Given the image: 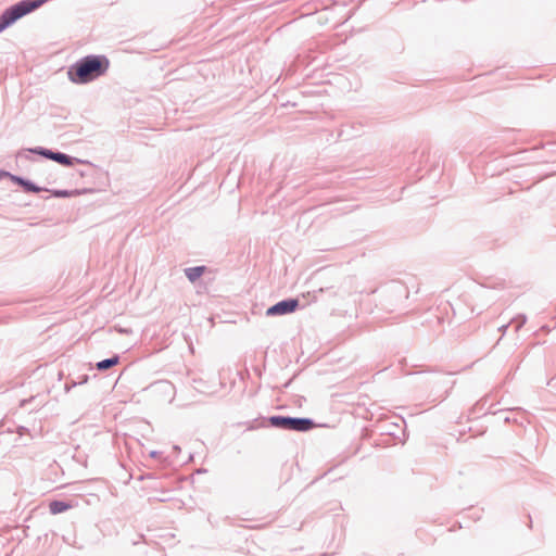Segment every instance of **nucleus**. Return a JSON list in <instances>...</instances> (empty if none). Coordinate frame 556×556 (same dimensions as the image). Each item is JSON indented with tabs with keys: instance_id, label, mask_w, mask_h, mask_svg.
<instances>
[{
	"instance_id": "2",
	"label": "nucleus",
	"mask_w": 556,
	"mask_h": 556,
	"mask_svg": "<svg viewBox=\"0 0 556 556\" xmlns=\"http://www.w3.org/2000/svg\"><path fill=\"white\" fill-rule=\"evenodd\" d=\"M380 305L387 312H394L404 307L409 295L407 286L400 280H392L380 289Z\"/></svg>"
},
{
	"instance_id": "11",
	"label": "nucleus",
	"mask_w": 556,
	"mask_h": 556,
	"mask_svg": "<svg viewBox=\"0 0 556 556\" xmlns=\"http://www.w3.org/2000/svg\"><path fill=\"white\" fill-rule=\"evenodd\" d=\"M121 361V356L118 354H113L111 357L104 358L96 363V368L99 371H105L115 365H117Z\"/></svg>"
},
{
	"instance_id": "18",
	"label": "nucleus",
	"mask_w": 556,
	"mask_h": 556,
	"mask_svg": "<svg viewBox=\"0 0 556 556\" xmlns=\"http://www.w3.org/2000/svg\"><path fill=\"white\" fill-rule=\"evenodd\" d=\"M510 325H511L510 323L505 324V325H502V326L498 328V330H500V331H502V333L504 334V333L507 331V329H508V327H509Z\"/></svg>"
},
{
	"instance_id": "22",
	"label": "nucleus",
	"mask_w": 556,
	"mask_h": 556,
	"mask_svg": "<svg viewBox=\"0 0 556 556\" xmlns=\"http://www.w3.org/2000/svg\"><path fill=\"white\" fill-rule=\"evenodd\" d=\"M62 377H63V372H62V371H60V372H59V379H62Z\"/></svg>"
},
{
	"instance_id": "13",
	"label": "nucleus",
	"mask_w": 556,
	"mask_h": 556,
	"mask_svg": "<svg viewBox=\"0 0 556 556\" xmlns=\"http://www.w3.org/2000/svg\"><path fill=\"white\" fill-rule=\"evenodd\" d=\"M488 399H481L478 401L471 408H470V415L473 417H478L480 414L485 415L489 413V410H485Z\"/></svg>"
},
{
	"instance_id": "16",
	"label": "nucleus",
	"mask_w": 556,
	"mask_h": 556,
	"mask_svg": "<svg viewBox=\"0 0 556 556\" xmlns=\"http://www.w3.org/2000/svg\"><path fill=\"white\" fill-rule=\"evenodd\" d=\"M88 380H89V376H88V375H86V374H84V375H80V376L78 377V379H76V381H77L76 383H77L78 386H81V384L87 383V382H88Z\"/></svg>"
},
{
	"instance_id": "7",
	"label": "nucleus",
	"mask_w": 556,
	"mask_h": 556,
	"mask_svg": "<svg viewBox=\"0 0 556 556\" xmlns=\"http://www.w3.org/2000/svg\"><path fill=\"white\" fill-rule=\"evenodd\" d=\"M52 153V149H48L46 147H34V148H27L22 149L16 153V160L17 161H33L34 159L30 156V154H35L41 157H45L47 160H50Z\"/></svg>"
},
{
	"instance_id": "14",
	"label": "nucleus",
	"mask_w": 556,
	"mask_h": 556,
	"mask_svg": "<svg viewBox=\"0 0 556 556\" xmlns=\"http://www.w3.org/2000/svg\"><path fill=\"white\" fill-rule=\"evenodd\" d=\"M527 323V316L525 314H519L513 320L510 321L511 325L515 327V331L518 332L523 325Z\"/></svg>"
},
{
	"instance_id": "19",
	"label": "nucleus",
	"mask_w": 556,
	"mask_h": 556,
	"mask_svg": "<svg viewBox=\"0 0 556 556\" xmlns=\"http://www.w3.org/2000/svg\"><path fill=\"white\" fill-rule=\"evenodd\" d=\"M161 455V452L159 451H152L150 452V457L157 458Z\"/></svg>"
},
{
	"instance_id": "10",
	"label": "nucleus",
	"mask_w": 556,
	"mask_h": 556,
	"mask_svg": "<svg viewBox=\"0 0 556 556\" xmlns=\"http://www.w3.org/2000/svg\"><path fill=\"white\" fill-rule=\"evenodd\" d=\"M46 191L50 192L52 197L59 198V199H67V198L76 197V195H79V194L86 192V190H78V189L67 190V189H48V188Z\"/></svg>"
},
{
	"instance_id": "4",
	"label": "nucleus",
	"mask_w": 556,
	"mask_h": 556,
	"mask_svg": "<svg viewBox=\"0 0 556 556\" xmlns=\"http://www.w3.org/2000/svg\"><path fill=\"white\" fill-rule=\"evenodd\" d=\"M48 1L49 0H21L4 9L0 14V34Z\"/></svg>"
},
{
	"instance_id": "17",
	"label": "nucleus",
	"mask_w": 556,
	"mask_h": 556,
	"mask_svg": "<svg viewBox=\"0 0 556 556\" xmlns=\"http://www.w3.org/2000/svg\"><path fill=\"white\" fill-rule=\"evenodd\" d=\"M11 176H13L12 173L4 169H0V180H2L3 178H9L11 180Z\"/></svg>"
},
{
	"instance_id": "21",
	"label": "nucleus",
	"mask_w": 556,
	"mask_h": 556,
	"mask_svg": "<svg viewBox=\"0 0 556 556\" xmlns=\"http://www.w3.org/2000/svg\"><path fill=\"white\" fill-rule=\"evenodd\" d=\"M173 450L176 451V452H180V447L178 445H174Z\"/></svg>"
},
{
	"instance_id": "15",
	"label": "nucleus",
	"mask_w": 556,
	"mask_h": 556,
	"mask_svg": "<svg viewBox=\"0 0 556 556\" xmlns=\"http://www.w3.org/2000/svg\"><path fill=\"white\" fill-rule=\"evenodd\" d=\"M76 379H73V378H68L64 384V390L66 393H68L73 388H75L76 386H78L76 383Z\"/></svg>"
},
{
	"instance_id": "3",
	"label": "nucleus",
	"mask_w": 556,
	"mask_h": 556,
	"mask_svg": "<svg viewBox=\"0 0 556 556\" xmlns=\"http://www.w3.org/2000/svg\"><path fill=\"white\" fill-rule=\"evenodd\" d=\"M260 427H271L285 431L307 432L316 427V422L309 417L271 415L262 418Z\"/></svg>"
},
{
	"instance_id": "23",
	"label": "nucleus",
	"mask_w": 556,
	"mask_h": 556,
	"mask_svg": "<svg viewBox=\"0 0 556 556\" xmlns=\"http://www.w3.org/2000/svg\"><path fill=\"white\" fill-rule=\"evenodd\" d=\"M255 428H256V427L252 425V426H250L248 429H249V430H253V429H255Z\"/></svg>"
},
{
	"instance_id": "5",
	"label": "nucleus",
	"mask_w": 556,
	"mask_h": 556,
	"mask_svg": "<svg viewBox=\"0 0 556 556\" xmlns=\"http://www.w3.org/2000/svg\"><path fill=\"white\" fill-rule=\"evenodd\" d=\"M300 307V300L298 298H287L266 309V316H283L294 313Z\"/></svg>"
},
{
	"instance_id": "20",
	"label": "nucleus",
	"mask_w": 556,
	"mask_h": 556,
	"mask_svg": "<svg viewBox=\"0 0 556 556\" xmlns=\"http://www.w3.org/2000/svg\"><path fill=\"white\" fill-rule=\"evenodd\" d=\"M30 400H31V399H29V400H23V401L21 402V406H22V407H23V406H25V405H26V403L30 402Z\"/></svg>"
},
{
	"instance_id": "9",
	"label": "nucleus",
	"mask_w": 556,
	"mask_h": 556,
	"mask_svg": "<svg viewBox=\"0 0 556 556\" xmlns=\"http://www.w3.org/2000/svg\"><path fill=\"white\" fill-rule=\"evenodd\" d=\"M208 268L205 265H198L193 267H187L184 269V274L186 278L191 282L194 283L198 281L206 271Z\"/></svg>"
},
{
	"instance_id": "12",
	"label": "nucleus",
	"mask_w": 556,
	"mask_h": 556,
	"mask_svg": "<svg viewBox=\"0 0 556 556\" xmlns=\"http://www.w3.org/2000/svg\"><path fill=\"white\" fill-rule=\"evenodd\" d=\"M72 505L63 500H53L49 503V510L52 515L62 514L68 510Z\"/></svg>"
},
{
	"instance_id": "1",
	"label": "nucleus",
	"mask_w": 556,
	"mask_h": 556,
	"mask_svg": "<svg viewBox=\"0 0 556 556\" xmlns=\"http://www.w3.org/2000/svg\"><path fill=\"white\" fill-rule=\"evenodd\" d=\"M110 67L104 54H88L73 63L67 70L70 81L76 85L89 84L103 76Z\"/></svg>"
},
{
	"instance_id": "8",
	"label": "nucleus",
	"mask_w": 556,
	"mask_h": 556,
	"mask_svg": "<svg viewBox=\"0 0 556 556\" xmlns=\"http://www.w3.org/2000/svg\"><path fill=\"white\" fill-rule=\"evenodd\" d=\"M11 181L14 185L21 187L22 190L26 193H39L43 190H47V188L36 185L33 180L15 174L11 176Z\"/></svg>"
},
{
	"instance_id": "6",
	"label": "nucleus",
	"mask_w": 556,
	"mask_h": 556,
	"mask_svg": "<svg viewBox=\"0 0 556 556\" xmlns=\"http://www.w3.org/2000/svg\"><path fill=\"white\" fill-rule=\"evenodd\" d=\"M50 160L65 167H73L75 164H91L89 161L72 156L59 150H52Z\"/></svg>"
}]
</instances>
